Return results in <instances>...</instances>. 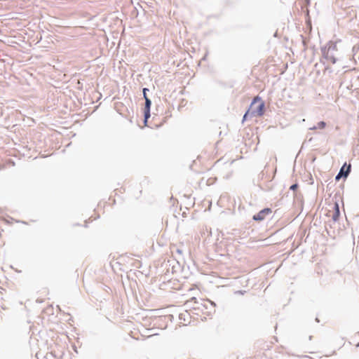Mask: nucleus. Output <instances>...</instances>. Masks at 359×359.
I'll return each instance as SVG.
<instances>
[{
  "label": "nucleus",
  "mask_w": 359,
  "mask_h": 359,
  "mask_svg": "<svg viewBox=\"0 0 359 359\" xmlns=\"http://www.w3.org/2000/svg\"><path fill=\"white\" fill-rule=\"evenodd\" d=\"M209 302L203 299L198 300L196 297H193L189 299H187L184 305L187 309L191 311H195L196 315H199L200 312H203V308L206 307V304Z\"/></svg>",
  "instance_id": "f257e3e1"
},
{
  "label": "nucleus",
  "mask_w": 359,
  "mask_h": 359,
  "mask_svg": "<svg viewBox=\"0 0 359 359\" xmlns=\"http://www.w3.org/2000/svg\"><path fill=\"white\" fill-rule=\"evenodd\" d=\"M250 109L251 116H261L264 112V103L259 97L257 96L253 99Z\"/></svg>",
  "instance_id": "f03ea898"
},
{
  "label": "nucleus",
  "mask_w": 359,
  "mask_h": 359,
  "mask_svg": "<svg viewBox=\"0 0 359 359\" xmlns=\"http://www.w3.org/2000/svg\"><path fill=\"white\" fill-rule=\"evenodd\" d=\"M272 210L271 208H264L259 211L257 214L253 216V219L255 221H262L264 220L268 215L271 214Z\"/></svg>",
  "instance_id": "7ed1b4c3"
},
{
  "label": "nucleus",
  "mask_w": 359,
  "mask_h": 359,
  "mask_svg": "<svg viewBox=\"0 0 359 359\" xmlns=\"http://www.w3.org/2000/svg\"><path fill=\"white\" fill-rule=\"evenodd\" d=\"M334 50V47L331 48L329 47L326 51L324 52L323 55L325 58L327 60V62L332 64H334L336 62V58L334 55L332 54L330 55V53H332V52Z\"/></svg>",
  "instance_id": "20e7f679"
},
{
  "label": "nucleus",
  "mask_w": 359,
  "mask_h": 359,
  "mask_svg": "<svg viewBox=\"0 0 359 359\" xmlns=\"http://www.w3.org/2000/svg\"><path fill=\"white\" fill-rule=\"evenodd\" d=\"M350 170H351V165H349L346 167V165L344 164L341 167L339 174L337 175L336 180H339L340 179V177L342 176L346 177L350 172Z\"/></svg>",
  "instance_id": "39448f33"
},
{
  "label": "nucleus",
  "mask_w": 359,
  "mask_h": 359,
  "mask_svg": "<svg viewBox=\"0 0 359 359\" xmlns=\"http://www.w3.org/2000/svg\"><path fill=\"white\" fill-rule=\"evenodd\" d=\"M151 100L146 97L145 99V108H144V118L145 122L147 121L148 118L150 116V107H151Z\"/></svg>",
  "instance_id": "423d86ee"
},
{
  "label": "nucleus",
  "mask_w": 359,
  "mask_h": 359,
  "mask_svg": "<svg viewBox=\"0 0 359 359\" xmlns=\"http://www.w3.org/2000/svg\"><path fill=\"white\" fill-rule=\"evenodd\" d=\"M334 210H335V212L333 215L332 218L334 221H336L338 219V218L339 217V208L338 203H337L334 204Z\"/></svg>",
  "instance_id": "0eeeda50"
},
{
  "label": "nucleus",
  "mask_w": 359,
  "mask_h": 359,
  "mask_svg": "<svg viewBox=\"0 0 359 359\" xmlns=\"http://www.w3.org/2000/svg\"><path fill=\"white\" fill-rule=\"evenodd\" d=\"M326 126V123L324 121H320L318 123L316 126H314L313 128H311V130H316L318 128L319 129H324Z\"/></svg>",
  "instance_id": "6e6552de"
},
{
  "label": "nucleus",
  "mask_w": 359,
  "mask_h": 359,
  "mask_svg": "<svg viewBox=\"0 0 359 359\" xmlns=\"http://www.w3.org/2000/svg\"><path fill=\"white\" fill-rule=\"evenodd\" d=\"M209 157H210V155L208 154L207 152H204L203 154H202L201 155H200L198 157V160L201 161H203Z\"/></svg>",
  "instance_id": "1a4fd4ad"
},
{
  "label": "nucleus",
  "mask_w": 359,
  "mask_h": 359,
  "mask_svg": "<svg viewBox=\"0 0 359 359\" xmlns=\"http://www.w3.org/2000/svg\"><path fill=\"white\" fill-rule=\"evenodd\" d=\"M250 115H251V110H250V109H249V110H248V111L245 114V115H244V116H243V121L246 120L247 117H248V116H250Z\"/></svg>",
  "instance_id": "9d476101"
},
{
  "label": "nucleus",
  "mask_w": 359,
  "mask_h": 359,
  "mask_svg": "<svg viewBox=\"0 0 359 359\" xmlns=\"http://www.w3.org/2000/svg\"><path fill=\"white\" fill-rule=\"evenodd\" d=\"M147 90H148L147 88H144L143 89V95H144V99H146V97H147Z\"/></svg>",
  "instance_id": "9b49d317"
},
{
  "label": "nucleus",
  "mask_w": 359,
  "mask_h": 359,
  "mask_svg": "<svg viewBox=\"0 0 359 359\" xmlns=\"http://www.w3.org/2000/svg\"><path fill=\"white\" fill-rule=\"evenodd\" d=\"M297 187H298V186H297V184H293V185H292V186L290 187V189H291V190L294 191V190H296V189H297Z\"/></svg>",
  "instance_id": "f8f14e48"
},
{
  "label": "nucleus",
  "mask_w": 359,
  "mask_h": 359,
  "mask_svg": "<svg viewBox=\"0 0 359 359\" xmlns=\"http://www.w3.org/2000/svg\"><path fill=\"white\" fill-rule=\"evenodd\" d=\"M215 157H216V156H215V155H213V156L211 157L212 160H214V159L215 158Z\"/></svg>",
  "instance_id": "ddd939ff"
},
{
  "label": "nucleus",
  "mask_w": 359,
  "mask_h": 359,
  "mask_svg": "<svg viewBox=\"0 0 359 359\" xmlns=\"http://www.w3.org/2000/svg\"><path fill=\"white\" fill-rule=\"evenodd\" d=\"M357 346H359V344L357 345Z\"/></svg>",
  "instance_id": "4468645a"
}]
</instances>
